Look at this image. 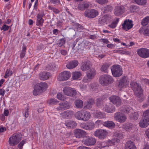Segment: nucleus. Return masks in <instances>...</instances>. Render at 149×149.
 <instances>
[{"mask_svg": "<svg viewBox=\"0 0 149 149\" xmlns=\"http://www.w3.org/2000/svg\"><path fill=\"white\" fill-rule=\"evenodd\" d=\"M75 117L78 120L87 121L90 118L91 114L89 112L85 110H81L77 112Z\"/></svg>", "mask_w": 149, "mask_h": 149, "instance_id": "obj_1", "label": "nucleus"}, {"mask_svg": "<svg viewBox=\"0 0 149 149\" xmlns=\"http://www.w3.org/2000/svg\"><path fill=\"white\" fill-rule=\"evenodd\" d=\"M99 82L103 86H106L112 84L114 81L112 77L108 74H103L100 77Z\"/></svg>", "mask_w": 149, "mask_h": 149, "instance_id": "obj_2", "label": "nucleus"}, {"mask_svg": "<svg viewBox=\"0 0 149 149\" xmlns=\"http://www.w3.org/2000/svg\"><path fill=\"white\" fill-rule=\"evenodd\" d=\"M149 125V109L143 112L142 118L139 122V126L141 128H145Z\"/></svg>", "mask_w": 149, "mask_h": 149, "instance_id": "obj_3", "label": "nucleus"}, {"mask_svg": "<svg viewBox=\"0 0 149 149\" xmlns=\"http://www.w3.org/2000/svg\"><path fill=\"white\" fill-rule=\"evenodd\" d=\"M130 85L135 95L137 97H140L143 95V91L141 87L137 83L132 82Z\"/></svg>", "mask_w": 149, "mask_h": 149, "instance_id": "obj_4", "label": "nucleus"}, {"mask_svg": "<svg viewBox=\"0 0 149 149\" xmlns=\"http://www.w3.org/2000/svg\"><path fill=\"white\" fill-rule=\"evenodd\" d=\"M80 39L77 38L73 42L72 46V49L73 51L77 52L79 53H82L84 50V48L82 46L81 42L79 41Z\"/></svg>", "mask_w": 149, "mask_h": 149, "instance_id": "obj_5", "label": "nucleus"}, {"mask_svg": "<svg viewBox=\"0 0 149 149\" xmlns=\"http://www.w3.org/2000/svg\"><path fill=\"white\" fill-rule=\"evenodd\" d=\"M111 70L113 75L115 77H119L123 74L121 67L118 65H115L112 66Z\"/></svg>", "mask_w": 149, "mask_h": 149, "instance_id": "obj_6", "label": "nucleus"}, {"mask_svg": "<svg viewBox=\"0 0 149 149\" xmlns=\"http://www.w3.org/2000/svg\"><path fill=\"white\" fill-rule=\"evenodd\" d=\"M21 135L20 134H17L15 135L13 134V136L9 139V143L11 146H15L21 140Z\"/></svg>", "mask_w": 149, "mask_h": 149, "instance_id": "obj_7", "label": "nucleus"}, {"mask_svg": "<svg viewBox=\"0 0 149 149\" xmlns=\"http://www.w3.org/2000/svg\"><path fill=\"white\" fill-rule=\"evenodd\" d=\"M96 142L95 139L89 136H85L82 140V142L85 145L91 146L94 145Z\"/></svg>", "mask_w": 149, "mask_h": 149, "instance_id": "obj_8", "label": "nucleus"}, {"mask_svg": "<svg viewBox=\"0 0 149 149\" xmlns=\"http://www.w3.org/2000/svg\"><path fill=\"white\" fill-rule=\"evenodd\" d=\"M71 76V73L68 71H65L60 73L58 77L59 81H64L68 79Z\"/></svg>", "mask_w": 149, "mask_h": 149, "instance_id": "obj_9", "label": "nucleus"}, {"mask_svg": "<svg viewBox=\"0 0 149 149\" xmlns=\"http://www.w3.org/2000/svg\"><path fill=\"white\" fill-rule=\"evenodd\" d=\"M114 118L115 120L120 123H124L126 119V116L123 113L121 112L116 113L114 115Z\"/></svg>", "mask_w": 149, "mask_h": 149, "instance_id": "obj_10", "label": "nucleus"}, {"mask_svg": "<svg viewBox=\"0 0 149 149\" xmlns=\"http://www.w3.org/2000/svg\"><path fill=\"white\" fill-rule=\"evenodd\" d=\"M98 13L94 9H91L86 10L84 12L85 16L90 18H93L98 15Z\"/></svg>", "mask_w": 149, "mask_h": 149, "instance_id": "obj_11", "label": "nucleus"}, {"mask_svg": "<svg viewBox=\"0 0 149 149\" xmlns=\"http://www.w3.org/2000/svg\"><path fill=\"white\" fill-rule=\"evenodd\" d=\"M107 134L108 132L106 130L102 129L97 130L94 133L95 136L101 139H104Z\"/></svg>", "mask_w": 149, "mask_h": 149, "instance_id": "obj_12", "label": "nucleus"}, {"mask_svg": "<svg viewBox=\"0 0 149 149\" xmlns=\"http://www.w3.org/2000/svg\"><path fill=\"white\" fill-rule=\"evenodd\" d=\"M64 93L69 96L74 97L76 95V90L70 87H65L63 90Z\"/></svg>", "mask_w": 149, "mask_h": 149, "instance_id": "obj_13", "label": "nucleus"}, {"mask_svg": "<svg viewBox=\"0 0 149 149\" xmlns=\"http://www.w3.org/2000/svg\"><path fill=\"white\" fill-rule=\"evenodd\" d=\"M129 81L127 77L124 76L119 80L118 86L120 88H124L127 87L129 85Z\"/></svg>", "mask_w": 149, "mask_h": 149, "instance_id": "obj_14", "label": "nucleus"}, {"mask_svg": "<svg viewBox=\"0 0 149 149\" xmlns=\"http://www.w3.org/2000/svg\"><path fill=\"white\" fill-rule=\"evenodd\" d=\"M138 55L143 58L149 57V49L145 48H141L137 50Z\"/></svg>", "mask_w": 149, "mask_h": 149, "instance_id": "obj_15", "label": "nucleus"}, {"mask_svg": "<svg viewBox=\"0 0 149 149\" xmlns=\"http://www.w3.org/2000/svg\"><path fill=\"white\" fill-rule=\"evenodd\" d=\"M132 21L130 19H126L122 24L123 29L126 31L131 29L133 26Z\"/></svg>", "mask_w": 149, "mask_h": 149, "instance_id": "obj_16", "label": "nucleus"}, {"mask_svg": "<svg viewBox=\"0 0 149 149\" xmlns=\"http://www.w3.org/2000/svg\"><path fill=\"white\" fill-rule=\"evenodd\" d=\"M111 102L117 107L120 106L121 104V100L119 97L115 95L112 96L109 98Z\"/></svg>", "mask_w": 149, "mask_h": 149, "instance_id": "obj_17", "label": "nucleus"}, {"mask_svg": "<svg viewBox=\"0 0 149 149\" xmlns=\"http://www.w3.org/2000/svg\"><path fill=\"white\" fill-rule=\"evenodd\" d=\"M111 19V16L109 15H106L100 17L98 19V24L100 25H104L107 21H109Z\"/></svg>", "mask_w": 149, "mask_h": 149, "instance_id": "obj_18", "label": "nucleus"}, {"mask_svg": "<svg viewBox=\"0 0 149 149\" xmlns=\"http://www.w3.org/2000/svg\"><path fill=\"white\" fill-rule=\"evenodd\" d=\"M74 135L78 138H83L87 135V133L84 131L80 129H76L74 132Z\"/></svg>", "mask_w": 149, "mask_h": 149, "instance_id": "obj_19", "label": "nucleus"}, {"mask_svg": "<svg viewBox=\"0 0 149 149\" xmlns=\"http://www.w3.org/2000/svg\"><path fill=\"white\" fill-rule=\"evenodd\" d=\"M114 14L117 16L122 14L125 11V8L123 6H116L114 10Z\"/></svg>", "mask_w": 149, "mask_h": 149, "instance_id": "obj_20", "label": "nucleus"}, {"mask_svg": "<svg viewBox=\"0 0 149 149\" xmlns=\"http://www.w3.org/2000/svg\"><path fill=\"white\" fill-rule=\"evenodd\" d=\"M73 115V111L70 110L66 111L60 113L61 116L63 118H70Z\"/></svg>", "mask_w": 149, "mask_h": 149, "instance_id": "obj_21", "label": "nucleus"}, {"mask_svg": "<svg viewBox=\"0 0 149 149\" xmlns=\"http://www.w3.org/2000/svg\"><path fill=\"white\" fill-rule=\"evenodd\" d=\"M141 34H143L145 36H149V26H144L141 28L139 31Z\"/></svg>", "mask_w": 149, "mask_h": 149, "instance_id": "obj_22", "label": "nucleus"}, {"mask_svg": "<svg viewBox=\"0 0 149 149\" xmlns=\"http://www.w3.org/2000/svg\"><path fill=\"white\" fill-rule=\"evenodd\" d=\"M79 64L78 61L76 60L70 61L66 65L67 68L69 69H73L76 67Z\"/></svg>", "mask_w": 149, "mask_h": 149, "instance_id": "obj_23", "label": "nucleus"}, {"mask_svg": "<svg viewBox=\"0 0 149 149\" xmlns=\"http://www.w3.org/2000/svg\"><path fill=\"white\" fill-rule=\"evenodd\" d=\"M50 74L47 71L41 72L39 74V79L42 80H47L50 77Z\"/></svg>", "mask_w": 149, "mask_h": 149, "instance_id": "obj_24", "label": "nucleus"}, {"mask_svg": "<svg viewBox=\"0 0 149 149\" xmlns=\"http://www.w3.org/2000/svg\"><path fill=\"white\" fill-rule=\"evenodd\" d=\"M70 103L67 102H65L63 103L60 104H59V107H57L56 108V110H60L63 109H68L70 108Z\"/></svg>", "mask_w": 149, "mask_h": 149, "instance_id": "obj_25", "label": "nucleus"}, {"mask_svg": "<svg viewBox=\"0 0 149 149\" xmlns=\"http://www.w3.org/2000/svg\"><path fill=\"white\" fill-rule=\"evenodd\" d=\"M91 67L89 61H84L81 63V69L83 71H86L89 70Z\"/></svg>", "mask_w": 149, "mask_h": 149, "instance_id": "obj_26", "label": "nucleus"}, {"mask_svg": "<svg viewBox=\"0 0 149 149\" xmlns=\"http://www.w3.org/2000/svg\"><path fill=\"white\" fill-rule=\"evenodd\" d=\"M43 15L40 13L37 15L36 22V25L37 26H40L42 25L44 22V20L42 18Z\"/></svg>", "mask_w": 149, "mask_h": 149, "instance_id": "obj_27", "label": "nucleus"}, {"mask_svg": "<svg viewBox=\"0 0 149 149\" xmlns=\"http://www.w3.org/2000/svg\"><path fill=\"white\" fill-rule=\"evenodd\" d=\"M102 124L104 126L110 129H113L115 127L116 125L112 121H107L102 122Z\"/></svg>", "mask_w": 149, "mask_h": 149, "instance_id": "obj_28", "label": "nucleus"}, {"mask_svg": "<svg viewBox=\"0 0 149 149\" xmlns=\"http://www.w3.org/2000/svg\"><path fill=\"white\" fill-rule=\"evenodd\" d=\"M115 109L114 106L110 104L106 105L104 107L105 110L108 113H113L115 111Z\"/></svg>", "mask_w": 149, "mask_h": 149, "instance_id": "obj_29", "label": "nucleus"}, {"mask_svg": "<svg viewBox=\"0 0 149 149\" xmlns=\"http://www.w3.org/2000/svg\"><path fill=\"white\" fill-rule=\"evenodd\" d=\"M95 74V70L94 68H92L90 69L89 71L87 72L86 76L88 79H91L93 78Z\"/></svg>", "mask_w": 149, "mask_h": 149, "instance_id": "obj_30", "label": "nucleus"}, {"mask_svg": "<svg viewBox=\"0 0 149 149\" xmlns=\"http://www.w3.org/2000/svg\"><path fill=\"white\" fill-rule=\"evenodd\" d=\"M65 125L68 128H74L77 126L76 122L71 120H68L65 122Z\"/></svg>", "mask_w": 149, "mask_h": 149, "instance_id": "obj_31", "label": "nucleus"}, {"mask_svg": "<svg viewBox=\"0 0 149 149\" xmlns=\"http://www.w3.org/2000/svg\"><path fill=\"white\" fill-rule=\"evenodd\" d=\"M95 103L94 100L92 98H89L87 101L86 105L84 107L85 109H89L92 107V105Z\"/></svg>", "mask_w": 149, "mask_h": 149, "instance_id": "obj_32", "label": "nucleus"}, {"mask_svg": "<svg viewBox=\"0 0 149 149\" xmlns=\"http://www.w3.org/2000/svg\"><path fill=\"white\" fill-rule=\"evenodd\" d=\"M37 87L39 88L40 90H41L43 92V91L46 90L48 87V85L46 83L40 82L36 84Z\"/></svg>", "mask_w": 149, "mask_h": 149, "instance_id": "obj_33", "label": "nucleus"}, {"mask_svg": "<svg viewBox=\"0 0 149 149\" xmlns=\"http://www.w3.org/2000/svg\"><path fill=\"white\" fill-rule=\"evenodd\" d=\"M125 148V149H136L134 143L130 141L127 142Z\"/></svg>", "mask_w": 149, "mask_h": 149, "instance_id": "obj_34", "label": "nucleus"}, {"mask_svg": "<svg viewBox=\"0 0 149 149\" xmlns=\"http://www.w3.org/2000/svg\"><path fill=\"white\" fill-rule=\"evenodd\" d=\"M133 127V124L131 123H127L124 124L123 128L126 130H131Z\"/></svg>", "mask_w": 149, "mask_h": 149, "instance_id": "obj_35", "label": "nucleus"}, {"mask_svg": "<svg viewBox=\"0 0 149 149\" xmlns=\"http://www.w3.org/2000/svg\"><path fill=\"white\" fill-rule=\"evenodd\" d=\"M81 75V73L79 72H75L72 73L73 79L76 80L80 78Z\"/></svg>", "mask_w": 149, "mask_h": 149, "instance_id": "obj_36", "label": "nucleus"}, {"mask_svg": "<svg viewBox=\"0 0 149 149\" xmlns=\"http://www.w3.org/2000/svg\"><path fill=\"white\" fill-rule=\"evenodd\" d=\"M37 86L36 85L34 87V89L33 91V94L34 95H40L42 92L41 90L37 87Z\"/></svg>", "mask_w": 149, "mask_h": 149, "instance_id": "obj_37", "label": "nucleus"}, {"mask_svg": "<svg viewBox=\"0 0 149 149\" xmlns=\"http://www.w3.org/2000/svg\"><path fill=\"white\" fill-rule=\"evenodd\" d=\"M74 103L76 107L78 108H81L83 106V102L80 100H76Z\"/></svg>", "mask_w": 149, "mask_h": 149, "instance_id": "obj_38", "label": "nucleus"}, {"mask_svg": "<svg viewBox=\"0 0 149 149\" xmlns=\"http://www.w3.org/2000/svg\"><path fill=\"white\" fill-rule=\"evenodd\" d=\"M89 6L88 4L87 3H83L79 4L78 5V8L79 10H83L86 8H87Z\"/></svg>", "mask_w": 149, "mask_h": 149, "instance_id": "obj_39", "label": "nucleus"}, {"mask_svg": "<svg viewBox=\"0 0 149 149\" xmlns=\"http://www.w3.org/2000/svg\"><path fill=\"white\" fill-rule=\"evenodd\" d=\"M109 65L107 63H104L101 68L100 70L105 72H107V69L109 67Z\"/></svg>", "mask_w": 149, "mask_h": 149, "instance_id": "obj_40", "label": "nucleus"}, {"mask_svg": "<svg viewBox=\"0 0 149 149\" xmlns=\"http://www.w3.org/2000/svg\"><path fill=\"white\" fill-rule=\"evenodd\" d=\"M47 103L49 105H55L58 103V101L54 98H51L47 101Z\"/></svg>", "mask_w": 149, "mask_h": 149, "instance_id": "obj_41", "label": "nucleus"}, {"mask_svg": "<svg viewBox=\"0 0 149 149\" xmlns=\"http://www.w3.org/2000/svg\"><path fill=\"white\" fill-rule=\"evenodd\" d=\"M149 23V16H146L144 18L141 22V24L143 26H145Z\"/></svg>", "mask_w": 149, "mask_h": 149, "instance_id": "obj_42", "label": "nucleus"}, {"mask_svg": "<svg viewBox=\"0 0 149 149\" xmlns=\"http://www.w3.org/2000/svg\"><path fill=\"white\" fill-rule=\"evenodd\" d=\"M87 130L93 129L95 127V124L92 121L86 123Z\"/></svg>", "mask_w": 149, "mask_h": 149, "instance_id": "obj_43", "label": "nucleus"}, {"mask_svg": "<svg viewBox=\"0 0 149 149\" xmlns=\"http://www.w3.org/2000/svg\"><path fill=\"white\" fill-rule=\"evenodd\" d=\"M116 52L121 54H130V52L129 51H127L126 49L117 50H116Z\"/></svg>", "mask_w": 149, "mask_h": 149, "instance_id": "obj_44", "label": "nucleus"}, {"mask_svg": "<svg viewBox=\"0 0 149 149\" xmlns=\"http://www.w3.org/2000/svg\"><path fill=\"white\" fill-rule=\"evenodd\" d=\"M72 25L77 30H80L83 28V26L78 23H76L74 22H72Z\"/></svg>", "mask_w": 149, "mask_h": 149, "instance_id": "obj_45", "label": "nucleus"}, {"mask_svg": "<svg viewBox=\"0 0 149 149\" xmlns=\"http://www.w3.org/2000/svg\"><path fill=\"white\" fill-rule=\"evenodd\" d=\"M56 67V65L54 64H49L47 66V70H51L54 71Z\"/></svg>", "mask_w": 149, "mask_h": 149, "instance_id": "obj_46", "label": "nucleus"}, {"mask_svg": "<svg viewBox=\"0 0 149 149\" xmlns=\"http://www.w3.org/2000/svg\"><path fill=\"white\" fill-rule=\"evenodd\" d=\"M26 49V47L25 45H23L22 46V49L20 55V57L21 58H22L24 57L25 55V52Z\"/></svg>", "mask_w": 149, "mask_h": 149, "instance_id": "obj_47", "label": "nucleus"}, {"mask_svg": "<svg viewBox=\"0 0 149 149\" xmlns=\"http://www.w3.org/2000/svg\"><path fill=\"white\" fill-rule=\"evenodd\" d=\"M119 21V19L117 18L115 21L112 22L111 24L109 25V26L112 29L115 28L116 26Z\"/></svg>", "mask_w": 149, "mask_h": 149, "instance_id": "obj_48", "label": "nucleus"}, {"mask_svg": "<svg viewBox=\"0 0 149 149\" xmlns=\"http://www.w3.org/2000/svg\"><path fill=\"white\" fill-rule=\"evenodd\" d=\"M95 116L97 118H103L105 117V115L104 113L100 111L96 112L95 114Z\"/></svg>", "mask_w": 149, "mask_h": 149, "instance_id": "obj_49", "label": "nucleus"}, {"mask_svg": "<svg viewBox=\"0 0 149 149\" xmlns=\"http://www.w3.org/2000/svg\"><path fill=\"white\" fill-rule=\"evenodd\" d=\"M113 8V7L111 5H108L104 7V11L105 13L111 11L112 10Z\"/></svg>", "mask_w": 149, "mask_h": 149, "instance_id": "obj_50", "label": "nucleus"}, {"mask_svg": "<svg viewBox=\"0 0 149 149\" xmlns=\"http://www.w3.org/2000/svg\"><path fill=\"white\" fill-rule=\"evenodd\" d=\"M48 8L49 10L53 11L54 13L56 14L59 13L60 12V11L58 9L52 6H49Z\"/></svg>", "mask_w": 149, "mask_h": 149, "instance_id": "obj_51", "label": "nucleus"}, {"mask_svg": "<svg viewBox=\"0 0 149 149\" xmlns=\"http://www.w3.org/2000/svg\"><path fill=\"white\" fill-rule=\"evenodd\" d=\"M115 139H112L111 140H109L106 142V145H107V146H112L115 144Z\"/></svg>", "mask_w": 149, "mask_h": 149, "instance_id": "obj_52", "label": "nucleus"}, {"mask_svg": "<svg viewBox=\"0 0 149 149\" xmlns=\"http://www.w3.org/2000/svg\"><path fill=\"white\" fill-rule=\"evenodd\" d=\"M135 2L139 5H145L146 3V0H134Z\"/></svg>", "mask_w": 149, "mask_h": 149, "instance_id": "obj_53", "label": "nucleus"}, {"mask_svg": "<svg viewBox=\"0 0 149 149\" xmlns=\"http://www.w3.org/2000/svg\"><path fill=\"white\" fill-rule=\"evenodd\" d=\"M13 74L12 72L10 70L7 69L5 74L4 76V77L5 78H7L8 77L11 76Z\"/></svg>", "mask_w": 149, "mask_h": 149, "instance_id": "obj_54", "label": "nucleus"}, {"mask_svg": "<svg viewBox=\"0 0 149 149\" xmlns=\"http://www.w3.org/2000/svg\"><path fill=\"white\" fill-rule=\"evenodd\" d=\"M26 141V139L22 140L18 145L17 147L19 149H22L23 146Z\"/></svg>", "mask_w": 149, "mask_h": 149, "instance_id": "obj_55", "label": "nucleus"}, {"mask_svg": "<svg viewBox=\"0 0 149 149\" xmlns=\"http://www.w3.org/2000/svg\"><path fill=\"white\" fill-rule=\"evenodd\" d=\"M65 43V40L63 38H62L59 40L58 43L57 44L60 47L62 46Z\"/></svg>", "mask_w": 149, "mask_h": 149, "instance_id": "obj_56", "label": "nucleus"}, {"mask_svg": "<svg viewBox=\"0 0 149 149\" xmlns=\"http://www.w3.org/2000/svg\"><path fill=\"white\" fill-rule=\"evenodd\" d=\"M139 118V114L137 112H135L132 114L131 117L132 119L133 120H137Z\"/></svg>", "mask_w": 149, "mask_h": 149, "instance_id": "obj_57", "label": "nucleus"}, {"mask_svg": "<svg viewBox=\"0 0 149 149\" xmlns=\"http://www.w3.org/2000/svg\"><path fill=\"white\" fill-rule=\"evenodd\" d=\"M10 26H9L6 25L5 24L3 25L1 27L0 29L1 30H3L4 31H7L8 30L10 27Z\"/></svg>", "mask_w": 149, "mask_h": 149, "instance_id": "obj_58", "label": "nucleus"}, {"mask_svg": "<svg viewBox=\"0 0 149 149\" xmlns=\"http://www.w3.org/2000/svg\"><path fill=\"white\" fill-rule=\"evenodd\" d=\"M115 136L118 139H122L123 138V134L120 132H116L115 134Z\"/></svg>", "mask_w": 149, "mask_h": 149, "instance_id": "obj_59", "label": "nucleus"}, {"mask_svg": "<svg viewBox=\"0 0 149 149\" xmlns=\"http://www.w3.org/2000/svg\"><path fill=\"white\" fill-rule=\"evenodd\" d=\"M132 10L134 12H137L138 11L139 9V8L138 6L136 5H132L131 7Z\"/></svg>", "mask_w": 149, "mask_h": 149, "instance_id": "obj_60", "label": "nucleus"}, {"mask_svg": "<svg viewBox=\"0 0 149 149\" xmlns=\"http://www.w3.org/2000/svg\"><path fill=\"white\" fill-rule=\"evenodd\" d=\"M57 98L60 100H63L64 98L63 95L60 93H58L57 95Z\"/></svg>", "mask_w": 149, "mask_h": 149, "instance_id": "obj_61", "label": "nucleus"}, {"mask_svg": "<svg viewBox=\"0 0 149 149\" xmlns=\"http://www.w3.org/2000/svg\"><path fill=\"white\" fill-rule=\"evenodd\" d=\"M102 104V100L100 99H97L96 102V104L97 107H100Z\"/></svg>", "mask_w": 149, "mask_h": 149, "instance_id": "obj_62", "label": "nucleus"}, {"mask_svg": "<svg viewBox=\"0 0 149 149\" xmlns=\"http://www.w3.org/2000/svg\"><path fill=\"white\" fill-rule=\"evenodd\" d=\"M80 127L81 128L87 130L86 123H81L80 125Z\"/></svg>", "mask_w": 149, "mask_h": 149, "instance_id": "obj_63", "label": "nucleus"}, {"mask_svg": "<svg viewBox=\"0 0 149 149\" xmlns=\"http://www.w3.org/2000/svg\"><path fill=\"white\" fill-rule=\"evenodd\" d=\"M130 108L127 107H125L123 109V111L125 113H128L130 112Z\"/></svg>", "mask_w": 149, "mask_h": 149, "instance_id": "obj_64", "label": "nucleus"}]
</instances>
